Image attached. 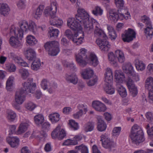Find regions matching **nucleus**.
<instances>
[{
  "instance_id": "1",
  "label": "nucleus",
  "mask_w": 153,
  "mask_h": 153,
  "mask_svg": "<svg viewBox=\"0 0 153 153\" xmlns=\"http://www.w3.org/2000/svg\"><path fill=\"white\" fill-rule=\"evenodd\" d=\"M90 15L84 9L78 7L77 13L74 17L69 18L67 22V25L71 29L78 32L82 31L83 25L85 31L88 33L92 32L94 27L90 22Z\"/></svg>"
},
{
  "instance_id": "2",
  "label": "nucleus",
  "mask_w": 153,
  "mask_h": 153,
  "mask_svg": "<svg viewBox=\"0 0 153 153\" xmlns=\"http://www.w3.org/2000/svg\"><path fill=\"white\" fill-rule=\"evenodd\" d=\"M36 84L32 81L27 80L22 83V86L16 92L13 106L16 109L21 108L20 105L22 104L25 100L26 94L28 93L33 94L36 88Z\"/></svg>"
},
{
  "instance_id": "3",
  "label": "nucleus",
  "mask_w": 153,
  "mask_h": 153,
  "mask_svg": "<svg viewBox=\"0 0 153 153\" xmlns=\"http://www.w3.org/2000/svg\"><path fill=\"white\" fill-rule=\"evenodd\" d=\"M20 29L14 25L11 26V32L21 40L24 38V32H27L29 30L36 34L39 32L44 30L43 28L39 26L37 27L33 22L31 21L29 23L26 21H23L19 23Z\"/></svg>"
},
{
  "instance_id": "4",
  "label": "nucleus",
  "mask_w": 153,
  "mask_h": 153,
  "mask_svg": "<svg viewBox=\"0 0 153 153\" xmlns=\"http://www.w3.org/2000/svg\"><path fill=\"white\" fill-rule=\"evenodd\" d=\"M90 20V22L92 25L94 24L95 25L94 34V36L98 38L96 41V43L102 52L108 51L110 48L111 45L109 42L105 40L107 38V35L104 31L100 28V24L96 20L91 18Z\"/></svg>"
},
{
  "instance_id": "5",
  "label": "nucleus",
  "mask_w": 153,
  "mask_h": 153,
  "mask_svg": "<svg viewBox=\"0 0 153 153\" xmlns=\"http://www.w3.org/2000/svg\"><path fill=\"white\" fill-rule=\"evenodd\" d=\"M130 137L132 141L136 144L142 143L145 140L142 128L137 124H134L131 127Z\"/></svg>"
},
{
  "instance_id": "6",
  "label": "nucleus",
  "mask_w": 153,
  "mask_h": 153,
  "mask_svg": "<svg viewBox=\"0 0 153 153\" xmlns=\"http://www.w3.org/2000/svg\"><path fill=\"white\" fill-rule=\"evenodd\" d=\"M59 45V43L57 41H53L46 42L45 45V47L49 55L55 56L60 52Z\"/></svg>"
},
{
  "instance_id": "7",
  "label": "nucleus",
  "mask_w": 153,
  "mask_h": 153,
  "mask_svg": "<svg viewBox=\"0 0 153 153\" xmlns=\"http://www.w3.org/2000/svg\"><path fill=\"white\" fill-rule=\"evenodd\" d=\"M87 50L85 48H82L79 50L77 53L75 54L76 60L82 67H84L86 65L85 58L88 57L87 56Z\"/></svg>"
},
{
  "instance_id": "8",
  "label": "nucleus",
  "mask_w": 153,
  "mask_h": 153,
  "mask_svg": "<svg viewBox=\"0 0 153 153\" xmlns=\"http://www.w3.org/2000/svg\"><path fill=\"white\" fill-rule=\"evenodd\" d=\"M40 85L43 90H47L50 94H53L57 86L56 83H51L49 81L45 79L42 80L40 83Z\"/></svg>"
},
{
  "instance_id": "9",
  "label": "nucleus",
  "mask_w": 153,
  "mask_h": 153,
  "mask_svg": "<svg viewBox=\"0 0 153 153\" xmlns=\"http://www.w3.org/2000/svg\"><path fill=\"white\" fill-rule=\"evenodd\" d=\"M66 136L65 129L60 125H58L53 131L51 133V136L53 139H58L61 140Z\"/></svg>"
},
{
  "instance_id": "10",
  "label": "nucleus",
  "mask_w": 153,
  "mask_h": 153,
  "mask_svg": "<svg viewBox=\"0 0 153 153\" xmlns=\"http://www.w3.org/2000/svg\"><path fill=\"white\" fill-rule=\"evenodd\" d=\"M57 4L56 1L51 2V5L45 8L44 13L46 16H50L51 17L56 14Z\"/></svg>"
},
{
  "instance_id": "11",
  "label": "nucleus",
  "mask_w": 153,
  "mask_h": 153,
  "mask_svg": "<svg viewBox=\"0 0 153 153\" xmlns=\"http://www.w3.org/2000/svg\"><path fill=\"white\" fill-rule=\"evenodd\" d=\"M100 140L102 142L103 146L105 148L111 149L116 146L115 142L111 140L105 134L101 135Z\"/></svg>"
},
{
  "instance_id": "12",
  "label": "nucleus",
  "mask_w": 153,
  "mask_h": 153,
  "mask_svg": "<svg viewBox=\"0 0 153 153\" xmlns=\"http://www.w3.org/2000/svg\"><path fill=\"white\" fill-rule=\"evenodd\" d=\"M114 81L117 86L126 82V77L124 73L120 70H116L114 72Z\"/></svg>"
},
{
  "instance_id": "13",
  "label": "nucleus",
  "mask_w": 153,
  "mask_h": 153,
  "mask_svg": "<svg viewBox=\"0 0 153 153\" xmlns=\"http://www.w3.org/2000/svg\"><path fill=\"white\" fill-rule=\"evenodd\" d=\"M9 56L14 62L21 66L25 67H29L28 64L21 57L19 56L17 53L11 52L9 55Z\"/></svg>"
},
{
  "instance_id": "14",
  "label": "nucleus",
  "mask_w": 153,
  "mask_h": 153,
  "mask_svg": "<svg viewBox=\"0 0 153 153\" xmlns=\"http://www.w3.org/2000/svg\"><path fill=\"white\" fill-rule=\"evenodd\" d=\"M136 34L134 30L128 28L127 30L125 31V33L122 35V39L125 42H129L135 38Z\"/></svg>"
},
{
  "instance_id": "15",
  "label": "nucleus",
  "mask_w": 153,
  "mask_h": 153,
  "mask_svg": "<svg viewBox=\"0 0 153 153\" xmlns=\"http://www.w3.org/2000/svg\"><path fill=\"white\" fill-rule=\"evenodd\" d=\"M126 85L131 95L133 97H135L138 94V89L134 81L130 77L126 79Z\"/></svg>"
},
{
  "instance_id": "16",
  "label": "nucleus",
  "mask_w": 153,
  "mask_h": 153,
  "mask_svg": "<svg viewBox=\"0 0 153 153\" xmlns=\"http://www.w3.org/2000/svg\"><path fill=\"white\" fill-rule=\"evenodd\" d=\"M85 36L84 33L82 30V32L77 31V33L75 34L72 41L75 45H80L85 42Z\"/></svg>"
},
{
  "instance_id": "17",
  "label": "nucleus",
  "mask_w": 153,
  "mask_h": 153,
  "mask_svg": "<svg viewBox=\"0 0 153 153\" xmlns=\"http://www.w3.org/2000/svg\"><path fill=\"white\" fill-rule=\"evenodd\" d=\"M84 136L82 134H78L75 136L72 139H68L63 143V146H75L78 143V141L81 140Z\"/></svg>"
},
{
  "instance_id": "18",
  "label": "nucleus",
  "mask_w": 153,
  "mask_h": 153,
  "mask_svg": "<svg viewBox=\"0 0 153 153\" xmlns=\"http://www.w3.org/2000/svg\"><path fill=\"white\" fill-rule=\"evenodd\" d=\"M11 27L10 29V35H12L10 37L9 42L10 45L13 47L17 48L21 47L22 46V43L19 41L18 39H20L18 37H17L14 34L11 32Z\"/></svg>"
},
{
  "instance_id": "19",
  "label": "nucleus",
  "mask_w": 153,
  "mask_h": 153,
  "mask_svg": "<svg viewBox=\"0 0 153 153\" xmlns=\"http://www.w3.org/2000/svg\"><path fill=\"white\" fill-rule=\"evenodd\" d=\"M92 106L95 110L100 112H105L107 109L106 105L98 100L93 101L92 103Z\"/></svg>"
},
{
  "instance_id": "20",
  "label": "nucleus",
  "mask_w": 153,
  "mask_h": 153,
  "mask_svg": "<svg viewBox=\"0 0 153 153\" xmlns=\"http://www.w3.org/2000/svg\"><path fill=\"white\" fill-rule=\"evenodd\" d=\"M85 61L87 64H89L90 65L93 66H97L99 63V61L98 58L94 53H91L89 56L86 57L85 58Z\"/></svg>"
},
{
  "instance_id": "21",
  "label": "nucleus",
  "mask_w": 153,
  "mask_h": 153,
  "mask_svg": "<svg viewBox=\"0 0 153 153\" xmlns=\"http://www.w3.org/2000/svg\"><path fill=\"white\" fill-rule=\"evenodd\" d=\"M119 13H117L115 9H110L107 11V16L109 20L116 22L119 20Z\"/></svg>"
},
{
  "instance_id": "22",
  "label": "nucleus",
  "mask_w": 153,
  "mask_h": 153,
  "mask_svg": "<svg viewBox=\"0 0 153 153\" xmlns=\"http://www.w3.org/2000/svg\"><path fill=\"white\" fill-rule=\"evenodd\" d=\"M50 24L51 25L59 27L62 25L63 22L62 19L56 16V14L50 18Z\"/></svg>"
},
{
  "instance_id": "23",
  "label": "nucleus",
  "mask_w": 153,
  "mask_h": 153,
  "mask_svg": "<svg viewBox=\"0 0 153 153\" xmlns=\"http://www.w3.org/2000/svg\"><path fill=\"white\" fill-rule=\"evenodd\" d=\"M104 81L105 83L112 82L113 79V73L112 70L110 68H106L105 70Z\"/></svg>"
},
{
  "instance_id": "24",
  "label": "nucleus",
  "mask_w": 153,
  "mask_h": 153,
  "mask_svg": "<svg viewBox=\"0 0 153 153\" xmlns=\"http://www.w3.org/2000/svg\"><path fill=\"white\" fill-rule=\"evenodd\" d=\"M82 77L84 79H88L91 78L94 76L93 70L90 68L82 70L81 72Z\"/></svg>"
},
{
  "instance_id": "25",
  "label": "nucleus",
  "mask_w": 153,
  "mask_h": 153,
  "mask_svg": "<svg viewBox=\"0 0 153 153\" xmlns=\"http://www.w3.org/2000/svg\"><path fill=\"white\" fill-rule=\"evenodd\" d=\"M24 54L26 58L29 61H32L36 57L35 51L32 49L30 48L25 51Z\"/></svg>"
},
{
  "instance_id": "26",
  "label": "nucleus",
  "mask_w": 153,
  "mask_h": 153,
  "mask_svg": "<svg viewBox=\"0 0 153 153\" xmlns=\"http://www.w3.org/2000/svg\"><path fill=\"white\" fill-rule=\"evenodd\" d=\"M98 120L97 123V129L100 131H105L107 127L106 123L102 120V117L98 116L97 117Z\"/></svg>"
},
{
  "instance_id": "27",
  "label": "nucleus",
  "mask_w": 153,
  "mask_h": 153,
  "mask_svg": "<svg viewBox=\"0 0 153 153\" xmlns=\"http://www.w3.org/2000/svg\"><path fill=\"white\" fill-rule=\"evenodd\" d=\"M7 142L12 147H15L18 146L19 140L17 137H8L7 138Z\"/></svg>"
},
{
  "instance_id": "28",
  "label": "nucleus",
  "mask_w": 153,
  "mask_h": 153,
  "mask_svg": "<svg viewBox=\"0 0 153 153\" xmlns=\"http://www.w3.org/2000/svg\"><path fill=\"white\" fill-rule=\"evenodd\" d=\"M29 125L28 123L26 122L21 123L16 131V134L21 135L23 134L27 130Z\"/></svg>"
},
{
  "instance_id": "29",
  "label": "nucleus",
  "mask_w": 153,
  "mask_h": 153,
  "mask_svg": "<svg viewBox=\"0 0 153 153\" xmlns=\"http://www.w3.org/2000/svg\"><path fill=\"white\" fill-rule=\"evenodd\" d=\"M26 43L31 46H33L37 44L38 40L34 36L28 35L26 37Z\"/></svg>"
},
{
  "instance_id": "30",
  "label": "nucleus",
  "mask_w": 153,
  "mask_h": 153,
  "mask_svg": "<svg viewBox=\"0 0 153 153\" xmlns=\"http://www.w3.org/2000/svg\"><path fill=\"white\" fill-rule=\"evenodd\" d=\"M34 120L36 125L41 126L45 121L44 116L41 114H37L34 117Z\"/></svg>"
},
{
  "instance_id": "31",
  "label": "nucleus",
  "mask_w": 153,
  "mask_h": 153,
  "mask_svg": "<svg viewBox=\"0 0 153 153\" xmlns=\"http://www.w3.org/2000/svg\"><path fill=\"white\" fill-rule=\"evenodd\" d=\"M122 69L123 72L127 74L128 76L134 70V67L130 63L124 64L122 66Z\"/></svg>"
},
{
  "instance_id": "32",
  "label": "nucleus",
  "mask_w": 153,
  "mask_h": 153,
  "mask_svg": "<svg viewBox=\"0 0 153 153\" xmlns=\"http://www.w3.org/2000/svg\"><path fill=\"white\" fill-rule=\"evenodd\" d=\"M6 71L10 73L15 72L16 70V66L13 63L8 62L6 63L3 67Z\"/></svg>"
},
{
  "instance_id": "33",
  "label": "nucleus",
  "mask_w": 153,
  "mask_h": 153,
  "mask_svg": "<svg viewBox=\"0 0 153 153\" xmlns=\"http://www.w3.org/2000/svg\"><path fill=\"white\" fill-rule=\"evenodd\" d=\"M65 78L68 82L73 84H76L78 82L77 76L75 73L66 75Z\"/></svg>"
},
{
  "instance_id": "34",
  "label": "nucleus",
  "mask_w": 153,
  "mask_h": 153,
  "mask_svg": "<svg viewBox=\"0 0 153 153\" xmlns=\"http://www.w3.org/2000/svg\"><path fill=\"white\" fill-rule=\"evenodd\" d=\"M115 56L118 61L120 63H123L125 60V58L123 52L121 50L117 49L115 51Z\"/></svg>"
},
{
  "instance_id": "35",
  "label": "nucleus",
  "mask_w": 153,
  "mask_h": 153,
  "mask_svg": "<svg viewBox=\"0 0 153 153\" xmlns=\"http://www.w3.org/2000/svg\"><path fill=\"white\" fill-rule=\"evenodd\" d=\"M105 91L108 94H112L114 93L115 90L112 85V82L110 83H105L104 86Z\"/></svg>"
},
{
  "instance_id": "36",
  "label": "nucleus",
  "mask_w": 153,
  "mask_h": 153,
  "mask_svg": "<svg viewBox=\"0 0 153 153\" xmlns=\"http://www.w3.org/2000/svg\"><path fill=\"white\" fill-rule=\"evenodd\" d=\"M144 33L147 39L150 40L153 36V28L151 25L148 26L144 29Z\"/></svg>"
},
{
  "instance_id": "37",
  "label": "nucleus",
  "mask_w": 153,
  "mask_h": 153,
  "mask_svg": "<svg viewBox=\"0 0 153 153\" xmlns=\"http://www.w3.org/2000/svg\"><path fill=\"white\" fill-rule=\"evenodd\" d=\"M43 62H41L39 59H36L32 63L30 68L31 70L34 71H37L40 68Z\"/></svg>"
},
{
  "instance_id": "38",
  "label": "nucleus",
  "mask_w": 153,
  "mask_h": 153,
  "mask_svg": "<svg viewBox=\"0 0 153 153\" xmlns=\"http://www.w3.org/2000/svg\"><path fill=\"white\" fill-rule=\"evenodd\" d=\"M48 117L49 120L52 124L57 123L60 119V115L58 113H53L50 114Z\"/></svg>"
},
{
  "instance_id": "39",
  "label": "nucleus",
  "mask_w": 153,
  "mask_h": 153,
  "mask_svg": "<svg viewBox=\"0 0 153 153\" xmlns=\"http://www.w3.org/2000/svg\"><path fill=\"white\" fill-rule=\"evenodd\" d=\"M134 62L136 69L137 71H142L145 69L146 65L142 61L136 59Z\"/></svg>"
},
{
  "instance_id": "40",
  "label": "nucleus",
  "mask_w": 153,
  "mask_h": 153,
  "mask_svg": "<svg viewBox=\"0 0 153 153\" xmlns=\"http://www.w3.org/2000/svg\"><path fill=\"white\" fill-rule=\"evenodd\" d=\"M145 83L146 88L148 91H153V77L151 76L148 77Z\"/></svg>"
},
{
  "instance_id": "41",
  "label": "nucleus",
  "mask_w": 153,
  "mask_h": 153,
  "mask_svg": "<svg viewBox=\"0 0 153 153\" xmlns=\"http://www.w3.org/2000/svg\"><path fill=\"white\" fill-rule=\"evenodd\" d=\"M17 117L16 113L11 110H8L6 113V118L9 121L13 122Z\"/></svg>"
},
{
  "instance_id": "42",
  "label": "nucleus",
  "mask_w": 153,
  "mask_h": 153,
  "mask_svg": "<svg viewBox=\"0 0 153 153\" xmlns=\"http://www.w3.org/2000/svg\"><path fill=\"white\" fill-rule=\"evenodd\" d=\"M10 11V8L7 4H1L0 13L1 14L5 16L9 13Z\"/></svg>"
},
{
  "instance_id": "43",
  "label": "nucleus",
  "mask_w": 153,
  "mask_h": 153,
  "mask_svg": "<svg viewBox=\"0 0 153 153\" xmlns=\"http://www.w3.org/2000/svg\"><path fill=\"white\" fill-rule=\"evenodd\" d=\"M44 7L43 5H40L37 8L33 13V16L34 18L36 19L40 18L42 15Z\"/></svg>"
},
{
  "instance_id": "44",
  "label": "nucleus",
  "mask_w": 153,
  "mask_h": 153,
  "mask_svg": "<svg viewBox=\"0 0 153 153\" xmlns=\"http://www.w3.org/2000/svg\"><path fill=\"white\" fill-rule=\"evenodd\" d=\"M14 77L13 76H10L7 79L6 83V89L10 91L13 88L14 83Z\"/></svg>"
},
{
  "instance_id": "45",
  "label": "nucleus",
  "mask_w": 153,
  "mask_h": 153,
  "mask_svg": "<svg viewBox=\"0 0 153 153\" xmlns=\"http://www.w3.org/2000/svg\"><path fill=\"white\" fill-rule=\"evenodd\" d=\"M47 135L45 133L41 134L38 131H33L31 135L30 138V139L36 138L41 140L42 138L46 137Z\"/></svg>"
},
{
  "instance_id": "46",
  "label": "nucleus",
  "mask_w": 153,
  "mask_h": 153,
  "mask_svg": "<svg viewBox=\"0 0 153 153\" xmlns=\"http://www.w3.org/2000/svg\"><path fill=\"white\" fill-rule=\"evenodd\" d=\"M59 31L56 29L50 28L48 33V37L50 38L54 37L57 38L59 34Z\"/></svg>"
},
{
  "instance_id": "47",
  "label": "nucleus",
  "mask_w": 153,
  "mask_h": 153,
  "mask_svg": "<svg viewBox=\"0 0 153 153\" xmlns=\"http://www.w3.org/2000/svg\"><path fill=\"white\" fill-rule=\"evenodd\" d=\"M124 13H119V20H122L124 19L127 20L131 19V16L130 13L126 8L124 11Z\"/></svg>"
},
{
  "instance_id": "48",
  "label": "nucleus",
  "mask_w": 153,
  "mask_h": 153,
  "mask_svg": "<svg viewBox=\"0 0 153 153\" xmlns=\"http://www.w3.org/2000/svg\"><path fill=\"white\" fill-rule=\"evenodd\" d=\"M117 86V90L120 96L122 97H126L127 95L126 88L121 85Z\"/></svg>"
},
{
  "instance_id": "49",
  "label": "nucleus",
  "mask_w": 153,
  "mask_h": 153,
  "mask_svg": "<svg viewBox=\"0 0 153 153\" xmlns=\"http://www.w3.org/2000/svg\"><path fill=\"white\" fill-rule=\"evenodd\" d=\"M19 73L21 78L24 79H26L30 75V73L27 69L22 68L19 69Z\"/></svg>"
},
{
  "instance_id": "50",
  "label": "nucleus",
  "mask_w": 153,
  "mask_h": 153,
  "mask_svg": "<svg viewBox=\"0 0 153 153\" xmlns=\"http://www.w3.org/2000/svg\"><path fill=\"white\" fill-rule=\"evenodd\" d=\"M108 59L110 61L111 64L115 67H117L118 65V63L116 61V57L115 56V53L113 52H110L108 54Z\"/></svg>"
},
{
  "instance_id": "51",
  "label": "nucleus",
  "mask_w": 153,
  "mask_h": 153,
  "mask_svg": "<svg viewBox=\"0 0 153 153\" xmlns=\"http://www.w3.org/2000/svg\"><path fill=\"white\" fill-rule=\"evenodd\" d=\"M107 28L111 39V40H115L117 37V35L113 27L111 26L108 25Z\"/></svg>"
},
{
  "instance_id": "52",
  "label": "nucleus",
  "mask_w": 153,
  "mask_h": 153,
  "mask_svg": "<svg viewBox=\"0 0 153 153\" xmlns=\"http://www.w3.org/2000/svg\"><path fill=\"white\" fill-rule=\"evenodd\" d=\"M129 77H130L131 79L133 80L135 82H137L139 81L140 80V77L139 74L136 72L134 70L132 72L131 74L128 76V79Z\"/></svg>"
},
{
  "instance_id": "53",
  "label": "nucleus",
  "mask_w": 153,
  "mask_h": 153,
  "mask_svg": "<svg viewBox=\"0 0 153 153\" xmlns=\"http://www.w3.org/2000/svg\"><path fill=\"white\" fill-rule=\"evenodd\" d=\"M68 125L70 128L74 130H77L79 128V126L78 123L73 120H69Z\"/></svg>"
},
{
  "instance_id": "54",
  "label": "nucleus",
  "mask_w": 153,
  "mask_h": 153,
  "mask_svg": "<svg viewBox=\"0 0 153 153\" xmlns=\"http://www.w3.org/2000/svg\"><path fill=\"white\" fill-rule=\"evenodd\" d=\"M103 9L100 7L96 6L92 10V12L94 15L98 16L102 15L103 14Z\"/></svg>"
},
{
  "instance_id": "55",
  "label": "nucleus",
  "mask_w": 153,
  "mask_h": 153,
  "mask_svg": "<svg viewBox=\"0 0 153 153\" xmlns=\"http://www.w3.org/2000/svg\"><path fill=\"white\" fill-rule=\"evenodd\" d=\"M77 108L79 111L85 114L88 111V106L85 104H79L77 106Z\"/></svg>"
},
{
  "instance_id": "56",
  "label": "nucleus",
  "mask_w": 153,
  "mask_h": 153,
  "mask_svg": "<svg viewBox=\"0 0 153 153\" xmlns=\"http://www.w3.org/2000/svg\"><path fill=\"white\" fill-rule=\"evenodd\" d=\"M75 149L77 150H80L81 153H89L88 147L83 144H82L78 146H76Z\"/></svg>"
},
{
  "instance_id": "57",
  "label": "nucleus",
  "mask_w": 153,
  "mask_h": 153,
  "mask_svg": "<svg viewBox=\"0 0 153 153\" xmlns=\"http://www.w3.org/2000/svg\"><path fill=\"white\" fill-rule=\"evenodd\" d=\"M77 31L73 32L72 31L69 29H67L66 30L65 32V35L68 38V39H70L71 41L74 38L75 34L77 33Z\"/></svg>"
},
{
  "instance_id": "58",
  "label": "nucleus",
  "mask_w": 153,
  "mask_h": 153,
  "mask_svg": "<svg viewBox=\"0 0 153 153\" xmlns=\"http://www.w3.org/2000/svg\"><path fill=\"white\" fill-rule=\"evenodd\" d=\"M148 136L153 139V126L148 124L145 127Z\"/></svg>"
},
{
  "instance_id": "59",
  "label": "nucleus",
  "mask_w": 153,
  "mask_h": 153,
  "mask_svg": "<svg viewBox=\"0 0 153 153\" xmlns=\"http://www.w3.org/2000/svg\"><path fill=\"white\" fill-rule=\"evenodd\" d=\"M122 128L121 127H115L113 129L112 132V136L114 137H117L120 135Z\"/></svg>"
},
{
  "instance_id": "60",
  "label": "nucleus",
  "mask_w": 153,
  "mask_h": 153,
  "mask_svg": "<svg viewBox=\"0 0 153 153\" xmlns=\"http://www.w3.org/2000/svg\"><path fill=\"white\" fill-rule=\"evenodd\" d=\"M98 77L96 75L94 76L92 78L87 82V84L89 86L94 85L97 82Z\"/></svg>"
},
{
  "instance_id": "61",
  "label": "nucleus",
  "mask_w": 153,
  "mask_h": 153,
  "mask_svg": "<svg viewBox=\"0 0 153 153\" xmlns=\"http://www.w3.org/2000/svg\"><path fill=\"white\" fill-rule=\"evenodd\" d=\"M36 106V105L35 104L31 102H28L25 105V108L30 111L34 110Z\"/></svg>"
},
{
  "instance_id": "62",
  "label": "nucleus",
  "mask_w": 153,
  "mask_h": 153,
  "mask_svg": "<svg viewBox=\"0 0 153 153\" xmlns=\"http://www.w3.org/2000/svg\"><path fill=\"white\" fill-rule=\"evenodd\" d=\"M94 127L93 123L91 122L88 123L84 126V130L86 132L91 131L93 130Z\"/></svg>"
},
{
  "instance_id": "63",
  "label": "nucleus",
  "mask_w": 153,
  "mask_h": 153,
  "mask_svg": "<svg viewBox=\"0 0 153 153\" xmlns=\"http://www.w3.org/2000/svg\"><path fill=\"white\" fill-rule=\"evenodd\" d=\"M62 64L65 67L69 68L71 69L75 70L76 68V65L73 62H68L64 60L62 62Z\"/></svg>"
},
{
  "instance_id": "64",
  "label": "nucleus",
  "mask_w": 153,
  "mask_h": 153,
  "mask_svg": "<svg viewBox=\"0 0 153 153\" xmlns=\"http://www.w3.org/2000/svg\"><path fill=\"white\" fill-rule=\"evenodd\" d=\"M141 21L149 26L151 24V22L149 18L146 15L142 16L140 19Z\"/></svg>"
}]
</instances>
